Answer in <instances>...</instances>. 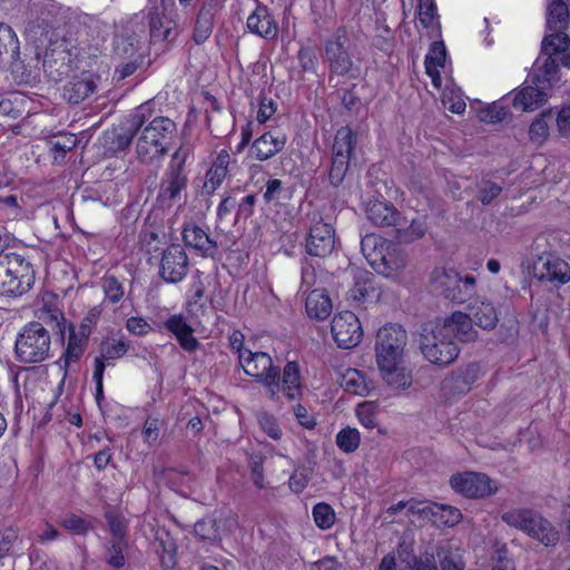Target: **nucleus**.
I'll return each instance as SVG.
<instances>
[{"instance_id": "nucleus-1", "label": "nucleus", "mask_w": 570, "mask_h": 570, "mask_svg": "<svg viewBox=\"0 0 570 570\" xmlns=\"http://www.w3.org/2000/svg\"><path fill=\"white\" fill-rule=\"evenodd\" d=\"M354 43L345 28H338L324 43V58L328 65V83L337 88L340 78L356 79L360 66L353 61Z\"/></svg>"}, {"instance_id": "nucleus-2", "label": "nucleus", "mask_w": 570, "mask_h": 570, "mask_svg": "<svg viewBox=\"0 0 570 570\" xmlns=\"http://www.w3.org/2000/svg\"><path fill=\"white\" fill-rule=\"evenodd\" d=\"M361 249L372 268L386 277L396 276L406 266L404 250L377 235H365L361 240Z\"/></svg>"}, {"instance_id": "nucleus-3", "label": "nucleus", "mask_w": 570, "mask_h": 570, "mask_svg": "<svg viewBox=\"0 0 570 570\" xmlns=\"http://www.w3.org/2000/svg\"><path fill=\"white\" fill-rule=\"evenodd\" d=\"M35 281V268L23 255L16 252L0 255V295L22 296L31 289Z\"/></svg>"}, {"instance_id": "nucleus-4", "label": "nucleus", "mask_w": 570, "mask_h": 570, "mask_svg": "<svg viewBox=\"0 0 570 570\" xmlns=\"http://www.w3.org/2000/svg\"><path fill=\"white\" fill-rule=\"evenodd\" d=\"M145 116L136 112L130 119H127L120 131L107 139H115L117 142H132L137 137L138 142H160L161 140H170L177 131L176 124L168 117H156L148 125L144 126Z\"/></svg>"}, {"instance_id": "nucleus-5", "label": "nucleus", "mask_w": 570, "mask_h": 570, "mask_svg": "<svg viewBox=\"0 0 570 570\" xmlns=\"http://www.w3.org/2000/svg\"><path fill=\"white\" fill-rule=\"evenodd\" d=\"M570 0H552L547 8L546 27L549 35L542 40L543 52L561 53L562 63L569 66L570 55L567 53L570 47V38L566 33L569 27Z\"/></svg>"}, {"instance_id": "nucleus-6", "label": "nucleus", "mask_w": 570, "mask_h": 570, "mask_svg": "<svg viewBox=\"0 0 570 570\" xmlns=\"http://www.w3.org/2000/svg\"><path fill=\"white\" fill-rule=\"evenodd\" d=\"M420 346L424 357L438 365L452 363L460 352L455 341L441 327L440 322H431L422 327Z\"/></svg>"}, {"instance_id": "nucleus-7", "label": "nucleus", "mask_w": 570, "mask_h": 570, "mask_svg": "<svg viewBox=\"0 0 570 570\" xmlns=\"http://www.w3.org/2000/svg\"><path fill=\"white\" fill-rule=\"evenodd\" d=\"M49 332L39 322H30L16 338V355L22 363H41L50 355Z\"/></svg>"}, {"instance_id": "nucleus-8", "label": "nucleus", "mask_w": 570, "mask_h": 570, "mask_svg": "<svg viewBox=\"0 0 570 570\" xmlns=\"http://www.w3.org/2000/svg\"><path fill=\"white\" fill-rule=\"evenodd\" d=\"M508 525L525 532L544 546H553L559 540L558 531L538 512L530 509H514L502 514Z\"/></svg>"}, {"instance_id": "nucleus-9", "label": "nucleus", "mask_w": 570, "mask_h": 570, "mask_svg": "<svg viewBox=\"0 0 570 570\" xmlns=\"http://www.w3.org/2000/svg\"><path fill=\"white\" fill-rule=\"evenodd\" d=\"M434 289L440 291L448 299L462 304L475 293V278L472 275L462 277L453 268L436 267L430 276Z\"/></svg>"}, {"instance_id": "nucleus-10", "label": "nucleus", "mask_w": 570, "mask_h": 570, "mask_svg": "<svg viewBox=\"0 0 570 570\" xmlns=\"http://www.w3.org/2000/svg\"><path fill=\"white\" fill-rule=\"evenodd\" d=\"M239 364L244 372L259 382L272 400L279 395V368L265 352H243Z\"/></svg>"}, {"instance_id": "nucleus-11", "label": "nucleus", "mask_w": 570, "mask_h": 570, "mask_svg": "<svg viewBox=\"0 0 570 570\" xmlns=\"http://www.w3.org/2000/svg\"><path fill=\"white\" fill-rule=\"evenodd\" d=\"M406 338V332L400 325L389 324L381 327L376 334V362L386 366L392 361H402Z\"/></svg>"}, {"instance_id": "nucleus-12", "label": "nucleus", "mask_w": 570, "mask_h": 570, "mask_svg": "<svg viewBox=\"0 0 570 570\" xmlns=\"http://www.w3.org/2000/svg\"><path fill=\"white\" fill-rule=\"evenodd\" d=\"M189 261L184 247L179 244L168 245L163 249L158 274L168 284L180 283L188 273Z\"/></svg>"}, {"instance_id": "nucleus-13", "label": "nucleus", "mask_w": 570, "mask_h": 570, "mask_svg": "<svg viewBox=\"0 0 570 570\" xmlns=\"http://www.w3.org/2000/svg\"><path fill=\"white\" fill-rule=\"evenodd\" d=\"M332 337L341 348H352L358 345L363 330L358 317L350 311L336 314L331 323Z\"/></svg>"}, {"instance_id": "nucleus-14", "label": "nucleus", "mask_w": 570, "mask_h": 570, "mask_svg": "<svg viewBox=\"0 0 570 570\" xmlns=\"http://www.w3.org/2000/svg\"><path fill=\"white\" fill-rule=\"evenodd\" d=\"M312 226L306 238L305 248L315 257L328 256L335 246V232L331 224L324 223L317 214L312 216Z\"/></svg>"}, {"instance_id": "nucleus-15", "label": "nucleus", "mask_w": 570, "mask_h": 570, "mask_svg": "<svg viewBox=\"0 0 570 570\" xmlns=\"http://www.w3.org/2000/svg\"><path fill=\"white\" fill-rule=\"evenodd\" d=\"M411 512L421 521H429L438 528L454 527L462 520V513L458 508L439 503H412Z\"/></svg>"}, {"instance_id": "nucleus-16", "label": "nucleus", "mask_w": 570, "mask_h": 570, "mask_svg": "<svg viewBox=\"0 0 570 570\" xmlns=\"http://www.w3.org/2000/svg\"><path fill=\"white\" fill-rule=\"evenodd\" d=\"M452 490L466 498H483L492 494L497 489L490 478L479 472H462L451 476Z\"/></svg>"}, {"instance_id": "nucleus-17", "label": "nucleus", "mask_w": 570, "mask_h": 570, "mask_svg": "<svg viewBox=\"0 0 570 570\" xmlns=\"http://www.w3.org/2000/svg\"><path fill=\"white\" fill-rule=\"evenodd\" d=\"M100 76L89 70L75 75L63 86V99L73 105L82 102L96 92Z\"/></svg>"}, {"instance_id": "nucleus-18", "label": "nucleus", "mask_w": 570, "mask_h": 570, "mask_svg": "<svg viewBox=\"0 0 570 570\" xmlns=\"http://www.w3.org/2000/svg\"><path fill=\"white\" fill-rule=\"evenodd\" d=\"M439 322L453 341L470 343L478 340L479 332L474 328V322L468 313L456 311Z\"/></svg>"}, {"instance_id": "nucleus-19", "label": "nucleus", "mask_w": 570, "mask_h": 570, "mask_svg": "<svg viewBox=\"0 0 570 570\" xmlns=\"http://www.w3.org/2000/svg\"><path fill=\"white\" fill-rule=\"evenodd\" d=\"M534 272L541 281L556 284H566L570 281V265L553 255L541 256L534 266Z\"/></svg>"}, {"instance_id": "nucleus-20", "label": "nucleus", "mask_w": 570, "mask_h": 570, "mask_svg": "<svg viewBox=\"0 0 570 570\" xmlns=\"http://www.w3.org/2000/svg\"><path fill=\"white\" fill-rule=\"evenodd\" d=\"M474 325L484 330L492 331L499 323V307L490 298L478 296L468 305Z\"/></svg>"}, {"instance_id": "nucleus-21", "label": "nucleus", "mask_w": 570, "mask_h": 570, "mask_svg": "<svg viewBox=\"0 0 570 570\" xmlns=\"http://www.w3.org/2000/svg\"><path fill=\"white\" fill-rule=\"evenodd\" d=\"M247 29L266 40L275 39L278 35V24L266 6H257L247 18Z\"/></svg>"}, {"instance_id": "nucleus-22", "label": "nucleus", "mask_w": 570, "mask_h": 570, "mask_svg": "<svg viewBox=\"0 0 570 570\" xmlns=\"http://www.w3.org/2000/svg\"><path fill=\"white\" fill-rule=\"evenodd\" d=\"M547 57L541 62L538 58L531 70L532 82L543 88L544 90L551 89L560 80V70L553 56L557 53L543 52Z\"/></svg>"}, {"instance_id": "nucleus-23", "label": "nucleus", "mask_w": 570, "mask_h": 570, "mask_svg": "<svg viewBox=\"0 0 570 570\" xmlns=\"http://www.w3.org/2000/svg\"><path fill=\"white\" fill-rule=\"evenodd\" d=\"M164 326L176 337L184 351L194 353L199 347L200 344L194 336V328L181 314L170 315Z\"/></svg>"}, {"instance_id": "nucleus-24", "label": "nucleus", "mask_w": 570, "mask_h": 570, "mask_svg": "<svg viewBox=\"0 0 570 570\" xmlns=\"http://www.w3.org/2000/svg\"><path fill=\"white\" fill-rule=\"evenodd\" d=\"M183 239L186 246L194 248L203 256H212L217 249V244L199 226L188 224L183 230Z\"/></svg>"}, {"instance_id": "nucleus-25", "label": "nucleus", "mask_w": 570, "mask_h": 570, "mask_svg": "<svg viewBox=\"0 0 570 570\" xmlns=\"http://www.w3.org/2000/svg\"><path fill=\"white\" fill-rule=\"evenodd\" d=\"M229 163L230 155L228 151L222 150L206 173L205 181L203 185V191L205 194L212 195L222 186L228 174Z\"/></svg>"}, {"instance_id": "nucleus-26", "label": "nucleus", "mask_w": 570, "mask_h": 570, "mask_svg": "<svg viewBox=\"0 0 570 570\" xmlns=\"http://www.w3.org/2000/svg\"><path fill=\"white\" fill-rule=\"evenodd\" d=\"M366 215L370 222L376 226H397L401 219L396 208L382 200L370 202L366 208Z\"/></svg>"}, {"instance_id": "nucleus-27", "label": "nucleus", "mask_w": 570, "mask_h": 570, "mask_svg": "<svg viewBox=\"0 0 570 570\" xmlns=\"http://www.w3.org/2000/svg\"><path fill=\"white\" fill-rule=\"evenodd\" d=\"M377 366L389 386L395 390H404L412 384L411 372L402 365V361H392L386 366L383 363H377Z\"/></svg>"}, {"instance_id": "nucleus-28", "label": "nucleus", "mask_w": 570, "mask_h": 570, "mask_svg": "<svg viewBox=\"0 0 570 570\" xmlns=\"http://www.w3.org/2000/svg\"><path fill=\"white\" fill-rule=\"evenodd\" d=\"M341 384L346 392L360 396H366L375 390L374 381L356 368L346 370Z\"/></svg>"}, {"instance_id": "nucleus-29", "label": "nucleus", "mask_w": 570, "mask_h": 570, "mask_svg": "<svg viewBox=\"0 0 570 570\" xmlns=\"http://www.w3.org/2000/svg\"><path fill=\"white\" fill-rule=\"evenodd\" d=\"M353 145H333V159L330 169V181L333 186L342 184L347 171Z\"/></svg>"}, {"instance_id": "nucleus-30", "label": "nucleus", "mask_w": 570, "mask_h": 570, "mask_svg": "<svg viewBox=\"0 0 570 570\" xmlns=\"http://www.w3.org/2000/svg\"><path fill=\"white\" fill-rule=\"evenodd\" d=\"M548 99V91L538 86H527L513 98V106L523 111L540 108Z\"/></svg>"}, {"instance_id": "nucleus-31", "label": "nucleus", "mask_w": 570, "mask_h": 570, "mask_svg": "<svg viewBox=\"0 0 570 570\" xmlns=\"http://www.w3.org/2000/svg\"><path fill=\"white\" fill-rule=\"evenodd\" d=\"M289 400H297L302 395L301 371L296 362H288L284 370L282 380L279 379V392Z\"/></svg>"}, {"instance_id": "nucleus-32", "label": "nucleus", "mask_w": 570, "mask_h": 570, "mask_svg": "<svg viewBox=\"0 0 570 570\" xmlns=\"http://www.w3.org/2000/svg\"><path fill=\"white\" fill-rule=\"evenodd\" d=\"M186 174H179L177 170L166 171L160 184L159 198L169 203L180 199V194L186 189Z\"/></svg>"}, {"instance_id": "nucleus-33", "label": "nucleus", "mask_w": 570, "mask_h": 570, "mask_svg": "<svg viewBox=\"0 0 570 570\" xmlns=\"http://www.w3.org/2000/svg\"><path fill=\"white\" fill-rule=\"evenodd\" d=\"M305 309L311 318L322 321L332 313L333 304L324 291L314 289L306 297Z\"/></svg>"}, {"instance_id": "nucleus-34", "label": "nucleus", "mask_w": 570, "mask_h": 570, "mask_svg": "<svg viewBox=\"0 0 570 570\" xmlns=\"http://www.w3.org/2000/svg\"><path fill=\"white\" fill-rule=\"evenodd\" d=\"M87 342L88 340L85 334L76 333L73 330L69 333L66 350L59 360V363H62V367L65 368V374H67V368L71 364L77 363L83 355ZM65 376L66 375H63L61 384H63Z\"/></svg>"}, {"instance_id": "nucleus-35", "label": "nucleus", "mask_w": 570, "mask_h": 570, "mask_svg": "<svg viewBox=\"0 0 570 570\" xmlns=\"http://www.w3.org/2000/svg\"><path fill=\"white\" fill-rule=\"evenodd\" d=\"M446 50L443 41H434L425 56L424 67L433 83L438 86L441 80L439 68L444 66Z\"/></svg>"}, {"instance_id": "nucleus-36", "label": "nucleus", "mask_w": 570, "mask_h": 570, "mask_svg": "<svg viewBox=\"0 0 570 570\" xmlns=\"http://www.w3.org/2000/svg\"><path fill=\"white\" fill-rule=\"evenodd\" d=\"M474 381L469 371H460L446 376L441 389L446 396H455L466 393Z\"/></svg>"}, {"instance_id": "nucleus-37", "label": "nucleus", "mask_w": 570, "mask_h": 570, "mask_svg": "<svg viewBox=\"0 0 570 570\" xmlns=\"http://www.w3.org/2000/svg\"><path fill=\"white\" fill-rule=\"evenodd\" d=\"M150 38L154 41H169L171 39V22L150 8L147 12Z\"/></svg>"}, {"instance_id": "nucleus-38", "label": "nucleus", "mask_w": 570, "mask_h": 570, "mask_svg": "<svg viewBox=\"0 0 570 570\" xmlns=\"http://www.w3.org/2000/svg\"><path fill=\"white\" fill-rule=\"evenodd\" d=\"M214 16L215 11L202 6L193 31V40L196 45H203L209 39L214 29Z\"/></svg>"}, {"instance_id": "nucleus-39", "label": "nucleus", "mask_w": 570, "mask_h": 570, "mask_svg": "<svg viewBox=\"0 0 570 570\" xmlns=\"http://www.w3.org/2000/svg\"><path fill=\"white\" fill-rule=\"evenodd\" d=\"M478 117L481 121L497 125L511 120L510 109L500 101L492 102L479 109Z\"/></svg>"}, {"instance_id": "nucleus-40", "label": "nucleus", "mask_w": 570, "mask_h": 570, "mask_svg": "<svg viewBox=\"0 0 570 570\" xmlns=\"http://www.w3.org/2000/svg\"><path fill=\"white\" fill-rule=\"evenodd\" d=\"M129 345L122 338L110 337L101 343L100 355L95 360L114 361L122 357L128 352Z\"/></svg>"}, {"instance_id": "nucleus-41", "label": "nucleus", "mask_w": 570, "mask_h": 570, "mask_svg": "<svg viewBox=\"0 0 570 570\" xmlns=\"http://www.w3.org/2000/svg\"><path fill=\"white\" fill-rule=\"evenodd\" d=\"M156 552L159 561L165 569H171L176 564V546L175 542L166 533V539L157 537Z\"/></svg>"}, {"instance_id": "nucleus-42", "label": "nucleus", "mask_w": 570, "mask_h": 570, "mask_svg": "<svg viewBox=\"0 0 570 570\" xmlns=\"http://www.w3.org/2000/svg\"><path fill=\"white\" fill-rule=\"evenodd\" d=\"M438 557L442 570H463L464 562L459 550H453L450 546H443L438 550Z\"/></svg>"}, {"instance_id": "nucleus-43", "label": "nucleus", "mask_w": 570, "mask_h": 570, "mask_svg": "<svg viewBox=\"0 0 570 570\" xmlns=\"http://www.w3.org/2000/svg\"><path fill=\"white\" fill-rule=\"evenodd\" d=\"M361 443V435L355 428L342 429L336 435V444L338 449L345 453H352L357 450Z\"/></svg>"}, {"instance_id": "nucleus-44", "label": "nucleus", "mask_w": 570, "mask_h": 570, "mask_svg": "<svg viewBox=\"0 0 570 570\" xmlns=\"http://www.w3.org/2000/svg\"><path fill=\"white\" fill-rule=\"evenodd\" d=\"M126 548V540H112L105 551V561L107 564L116 569L122 568L126 563L124 554Z\"/></svg>"}, {"instance_id": "nucleus-45", "label": "nucleus", "mask_w": 570, "mask_h": 570, "mask_svg": "<svg viewBox=\"0 0 570 570\" xmlns=\"http://www.w3.org/2000/svg\"><path fill=\"white\" fill-rule=\"evenodd\" d=\"M312 513L315 524L322 530L332 528L336 519L333 508L325 502L316 503Z\"/></svg>"}, {"instance_id": "nucleus-46", "label": "nucleus", "mask_w": 570, "mask_h": 570, "mask_svg": "<svg viewBox=\"0 0 570 570\" xmlns=\"http://www.w3.org/2000/svg\"><path fill=\"white\" fill-rule=\"evenodd\" d=\"M101 288L105 293V298L111 304L120 302L125 294L122 284L112 275H105L101 278Z\"/></svg>"}, {"instance_id": "nucleus-47", "label": "nucleus", "mask_w": 570, "mask_h": 570, "mask_svg": "<svg viewBox=\"0 0 570 570\" xmlns=\"http://www.w3.org/2000/svg\"><path fill=\"white\" fill-rule=\"evenodd\" d=\"M139 49V39L129 35H119L115 40V51L119 57L131 59Z\"/></svg>"}, {"instance_id": "nucleus-48", "label": "nucleus", "mask_w": 570, "mask_h": 570, "mask_svg": "<svg viewBox=\"0 0 570 570\" xmlns=\"http://www.w3.org/2000/svg\"><path fill=\"white\" fill-rule=\"evenodd\" d=\"M377 407L379 405L376 402H362L357 405L356 416L363 426L367 429L376 426Z\"/></svg>"}, {"instance_id": "nucleus-49", "label": "nucleus", "mask_w": 570, "mask_h": 570, "mask_svg": "<svg viewBox=\"0 0 570 570\" xmlns=\"http://www.w3.org/2000/svg\"><path fill=\"white\" fill-rule=\"evenodd\" d=\"M147 13L144 11L132 14L125 23L122 35H129L131 37L140 38L147 29Z\"/></svg>"}, {"instance_id": "nucleus-50", "label": "nucleus", "mask_w": 570, "mask_h": 570, "mask_svg": "<svg viewBox=\"0 0 570 570\" xmlns=\"http://www.w3.org/2000/svg\"><path fill=\"white\" fill-rule=\"evenodd\" d=\"M106 520L108 522L110 532L114 535V540H126L125 535L127 523L125 518L114 511H108L106 513Z\"/></svg>"}, {"instance_id": "nucleus-51", "label": "nucleus", "mask_w": 570, "mask_h": 570, "mask_svg": "<svg viewBox=\"0 0 570 570\" xmlns=\"http://www.w3.org/2000/svg\"><path fill=\"white\" fill-rule=\"evenodd\" d=\"M60 524L62 528L75 534H85L89 530V523L73 513L67 514L60 521Z\"/></svg>"}, {"instance_id": "nucleus-52", "label": "nucleus", "mask_w": 570, "mask_h": 570, "mask_svg": "<svg viewBox=\"0 0 570 570\" xmlns=\"http://www.w3.org/2000/svg\"><path fill=\"white\" fill-rule=\"evenodd\" d=\"M258 423L262 430L272 439L279 440L282 436V430L277 424L276 419L268 413H259L257 416Z\"/></svg>"}, {"instance_id": "nucleus-53", "label": "nucleus", "mask_w": 570, "mask_h": 570, "mask_svg": "<svg viewBox=\"0 0 570 570\" xmlns=\"http://www.w3.org/2000/svg\"><path fill=\"white\" fill-rule=\"evenodd\" d=\"M160 431V420L155 416H148L142 426L144 441L149 445L157 442Z\"/></svg>"}, {"instance_id": "nucleus-54", "label": "nucleus", "mask_w": 570, "mask_h": 570, "mask_svg": "<svg viewBox=\"0 0 570 570\" xmlns=\"http://www.w3.org/2000/svg\"><path fill=\"white\" fill-rule=\"evenodd\" d=\"M277 110V102L266 96L259 98V107L257 110L256 119L259 124H265L272 118Z\"/></svg>"}, {"instance_id": "nucleus-55", "label": "nucleus", "mask_w": 570, "mask_h": 570, "mask_svg": "<svg viewBox=\"0 0 570 570\" xmlns=\"http://www.w3.org/2000/svg\"><path fill=\"white\" fill-rule=\"evenodd\" d=\"M18 49V39L9 26H0V57L9 51Z\"/></svg>"}, {"instance_id": "nucleus-56", "label": "nucleus", "mask_w": 570, "mask_h": 570, "mask_svg": "<svg viewBox=\"0 0 570 570\" xmlns=\"http://www.w3.org/2000/svg\"><path fill=\"white\" fill-rule=\"evenodd\" d=\"M215 525L214 520H202L195 523L194 531L202 539L215 541L218 539Z\"/></svg>"}, {"instance_id": "nucleus-57", "label": "nucleus", "mask_w": 570, "mask_h": 570, "mask_svg": "<svg viewBox=\"0 0 570 570\" xmlns=\"http://www.w3.org/2000/svg\"><path fill=\"white\" fill-rule=\"evenodd\" d=\"M501 191L502 188L500 185L492 181H483L480 186L478 198L483 205H489Z\"/></svg>"}, {"instance_id": "nucleus-58", "label": "nucleus", "mask_w": 570, "mask_h": 570, "mask_svg": "<svg viewBox=\"0 0 570 570\" xmlns=\"http://www.w3.org/2000/svg\"><path fill=\"white\" fill-rule=\"evenodd\" d=\"M191 150L181 145L173 155L169 169L167 171H178L179 174L184 173V166L187 161V159L190 157Z\"/></svg>"}, {"instance_id": "nucleus-59", "label": "nucleus", "mask_w": 570, "mask_h": 570, "mask_svg": "<svg viewBox=\"0 0 570 570\" xmlns=\"http://www.w3.org/2000/svg\"><path fill=\"white\" fill-rule=\"evenodd\" d=\"M191 150L181 145L173 155L169 169L167 171H178L179 174L184 173V166L187 161V159L190 157Z\"/></svg>"}, {"instance_id": "nucleus-60", "label": "nucleus", "mask_w": 570, "mask_h": 570, "mask_svg": "<svg viewBox=\"0 0 570 570\" xmlns=\"http://www.w3.org/2000/svg\"><path fill=\"white\" fill-rule=\"evenodd\" d=\"M309 471L307 469H297L289 478L288 484L292 491L301 493L309 481Z\"/></svg>"}, {"instance_id": "nucleus-61", "label": "nucleus", "mask_w": 570, "mask_h": 570, "mask_svg": "<svg viewBox=\"0 0 570 570\" xmlns=\"http://www.w3.org/2000/svg\"><path fill=\"white\" fill-rule=\"evenodd\" d=\"M436 14V6L432 0H420V21L425 27L431 26Z\"/></svg>"}, {"instance_id": "nucleus-62", "label": "nucleus", "mask_w": 570, "mask_h": 570, "mask_svg": "<svg viewBox=\"0 0 570 570\" xmlns=\"http://www.w3.org/2000/svg\"><path fill=\"white\" fill-rule=\"evenodd\" d=\"M17 538L18 534L13 529L0 530V559L9 553Z\"/></svg>"}, {"instance_id": "nucleus-63", "label": "nucleus", "mask_w": 570, "mask_h": 570, "mask_svg": "<svg viewBox=\"0 0 570 570\" xmlns=\"http://www.w3.org/2000/svg\"><path fill=\"white\" fill-rule=\"evenodd\" d=\"M61 537L59 530L52 525L50 522H45L39 533L37 534V540L41 544H46L48 542H52L58 540Z\"/></svg>"}, {"instance_id": "nucleus-64", "label": "nucleus", "mask_w": 570, "mask_h": 570, "mask_svg": "<svg viewBox=\"0 0 570 570\" xmlns=\"http://www.w3.org/2000/svg\"><path fill=\"white\" fill-rule=\"evenodd\" d=\"M557 126L564 137L570 136V106L563 107L557 117Z\"/></svg>"}]
</instances>
